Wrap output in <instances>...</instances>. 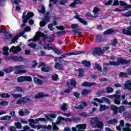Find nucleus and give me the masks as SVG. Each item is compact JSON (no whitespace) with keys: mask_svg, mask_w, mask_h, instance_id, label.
Segmentation results:
<instances>
[{"mask_svg":"<svg viewBox=\"0 0 131 131\" xmlns=\"http://www.w3.org/2000/svg\"><path fill=\"white\" fill-rule=\"evenodd\" d=\"M41 37L43 41H47L48 36L47 35L40 32H37L35 36L32 39L28 40V41H37V40H40Z\"/></svg>","mask_w":131,"mask_h":131,"instance_id":"nucleus-1","label":"nucleus"},{"mask_svg":"<svg viewBox=\"0 0 131 131\" xmlns=\"http://www.w3.org/2000/svg\"><path fill=\"white\" fill-rule=\"evenodd\" d=\"M111 108L112 110L114 111L113 113L114 114H115V115H117L118 113H122V112L125 110V107L124 106H121L117 107L116 105H111Z\"/></svg>","mask_w":131,"mask_h":131,"instance_id":"nucleus-2","label":"nucleus"},{"mask_svg":"<svg viewBox=\"0 0 131 131\" xmlns=\"http://www.w3.org/2000/svg\"><path fill=\"white\" fill-rule=\"evenodd\" d=\"M24 68H25V67L24 65L11 67L7 69H5L4 72H5L6 73H10V72H12V71L20 70V69H24Z\"/></svg>","mask_w":131,"mask_h":131,"instance_id":"nucleus-3","label":"nucleus"},{"mask_svg":"<svg viewBox=\"0 0 131 131\" xmlns=\"http://www.w3.org/2000/svg\"><path fill=\"white\" fill-rule=\"evenodd\" d=\"M25 15H26V12L25 11L23 13L22 19L23 23H25V24H26V23H27V21H28L30 18H32V17L34 16V13L32 12H29L26 16H25Z\"/></svg>","mask_w":131,"mask_h":131,"instance_id":"nucleus-4","label":"nucleus"},{"mask_svg":"<svg viewBox=\"0 0 131 131\" xmlns=\"http://www.w3.org/2000/svg\"><path fill=\"white\" fill-rule=\"evenodd\" d=\"M128 60H126L122 58H118L117 61H114V66H119V65H124L125 64H128Z\"/></svg>","mask_w":131,"mask_h":131,"instance_id":"nucleus-5","label":"nucleus"},{"mask_svg":"<svg viewBox=\"0 0 131 131\" xmlns=\"http://www.w3.org/2000/svg\"><path fill=\"white\" fill-rule=\"evenodd\" d=\"M18 82H23L24 81H28L31 82L32 81V77L29 76H21L17 78Z\"/></svg>","mask_w":131,"mask_h":131,"instance_id":"nucleus-6","label":"nucleus"},{"mask_svg":"<svg viewBox=\"0 0 131 131\" xmlns=\"http://www.w3.org/2000/svg\"><path fill=\"white\" fill-rule=\"evenodd\" d=\"M83 52L77 51L75 53L74 52H70L68 53H64L61 55L60 57H58V59H64V58H66L67 56H72V55H80V54H83Z\"/></svg>","mask_w":131,"mask_h":131,"instance_id":"nucleus-7","label":"nucleus"},{"mask_svg":"<svg viewBox=\"0 0 131 131\" xmlns=\"http://www.w3.org/2000/svg\"><path fill=\"white\" fill-rule=\"evenodd\" d=\"M31 102H32V100L27 97H21L17 101L16 104L22 105V103H31Z\"/></svg>","mask_w":131,"mask_h":131,"instance_id":"nucleus-8","label":"nucleus"},{"mask_svg":"<svg viewBox=\"0 0 131 131\" xmlns=\"http://www.w3.org/2000/svg\"><path fill=\"white\" fill-rule=\"evenodd\" d=\"M94 100L96 102H98V103H102L104 102L107 103V104H110L111 102L110 101V100L109 99L106 98V97H102L101 98H94Z\"/></svg>","mask_w":131,"mask_h":131,"instance_id":"nucleus-9","label":"nucleus"},{"mask_svg":"<svg viewBox=\"0 0 131 131\" xmlns=\"http://www.w3.org/2000/svg\"><path fill=\"white\" fill-rule=\"evenodd\" d=\"M93 55H99V56H104V52L100 48H96L93 49Z\"/></svg>","mask_w":131,"mask_h":131,"instance_id":"nucleus-10","label":"nucleus"},{"mask_svg":"<svg viewBox=\"0 0 131 131\" xmlns=\"http://www.w3.org/2000/svg\"><path fill=\"white\" fill-rule=\"evenodd\" d=\"M10 52H13V54H18L19 52L22 51V49L19 46H12L9 50Z\"/></svg>","mask_w":131,"mask_h":131,"instance_id":"nucleus-11","label":"nucleus"},{"mask_svg":"<svg viewBox=\"0 0 131 131\" xmlns=\"http://www.w3.org/2000/svg\"><path fill=\"white\" fill-rule=\"evenodd\" d=\"M29 125L33 128H37V129H40V128H43V129H46V125H38L37 126H36L31 123H29Z\"/></svg>","mask_w":131,"mask_h":131,"instance_id":"nucleus-12","label":"nucleus"},{"mask_svg":"<svg viewBox=\"0 0 131 131\" xmlns=\"http://www.w3.org/2000/svg\"><path fill=\"white\" fill-rule=\"evenodd\" d=\"M74 18L75 19H77V20L80 22V23H82V24H83L84 25H88V21H85L83 19H82V18H80L79 17V15L78 14H77L75 17Z\"/></svg>","mask_w":131,"mask_h":131,"instance_id":"nucleus-13","label":"nucleus"},{"mask_svg":"<svg viewBox=\"0 0 131 131\" xmlns=\"http://www.w3.org/2000/svg\"><path fill=\"white\" fill-rule=\"evenodd\" d=\"M124 90H128L130 91L131 90V81L127 80L124 84Z\"/></svg>","mask_w":131,"mask_h":131,"instance_id":"nucleus-14","label":"nucleus"},{"mask_svg":"<svg viewBox=\"0 0 131 131\" xmlns=\"http://www.w3.org/2000/svg\"><path fill=\"white\" fill-rule=\"evenodd\" d=\"M44 21H45L40 22L39 24L41 27H43L44 26H46V24H47V23H48V22L50 21V17H49L48 16H45L44 18ZM46 22L47 23H46Z\"/></svg>","mask_w":131,"mask_h":131,"instance_id":"nucleus-15","label":"nucleus"},{"mask_svg":"<svg viewBox=\"0 0 131 131\" xmlns=\"http://www.w3.org/2000/svg\"><path fill=\"white\" fill-rule=\"evenodd\" d=\"M95 128H101V129H103L104 128V123H103L102 121H98L95 125Z\"/></svg>","mask_w":131,"mask_h":131,"instance_id":"nucleus-16","label":"nucleus"},{"mask_svg":"<svg viewBox=\"0 0 131 131\" xmlns=\"http://www.w3.org/2000/svg\"><path fill=\"white\" fill-rule=\"evenodd\" d=\"M34 81L36 84L37 85H41L43 82H42V80H41L40 79H39L37 77L34 78Z\"/></svg>","mask_w":131,"mask_h":131,"instance_id":"nucleus-17","label":"nucleus"},{"mask_svg":"<svg viewBox=\"0 0 131 131\" xmlns=\"http://www.w3.org/2000/svg\"><path fill=\"white\" fill-rule=\"evenodd\" d=\"M12 59L13 61H15L23 62V61H24V58L21 56H13L12 57Z\"/></svg>","mask_w":131,"mask_h":131,"instance_id":"nucleus-18","label":"nucleus"},{"mask_svg":"<svg viewBox=\"0 0 131 131\" xmlns=\"http://www.w3.org/2000/svg\"><path fill=\"white\" fill-rule=\"evenodd\" d=\"M41 70L43 72H50V71H51L52 70V68L45 66L41 68Z\"/></svg>","mask_w":131,"mask_h":131,"instance_id":"nucleus-19","label":"nucleus"},{"mask_svg":"<svg viewBox=\"0 0 131 131\" xmlns=\"http://www.w3.org/2000/svg\"><path fill=\"white\" fill-rule=\"evenodd\" d=\"M25 31L28 32V31H31V28L27 26L25 28L23 32H21L19 33V36H22L25 33Z\"/></svg>","mask_w":131,"mask_h":131,"instance_id":"nucleus-20","label":"nucleus"},{"mask_svg":"<svg viewBox=\"0 0 131 131\" xmlns=\"http://www.w3.org/2000/svg\"><path fill=\"white\" fill-rule=\"evenodd\" d=\"M48 95L44 94L42 93H39L35 96V98H36V99L40 98H45V97H48Z\"/></svg>","mask_w":131,"mask_h":131,"instance_id":"nucleus-21","label":"nucleus"},{"mask_svg":"<svg viewBox=\"0 0 131 131\" xmlns=\"http://www.w3.org/2000/svg\"><path fill=\"white\" fill-rule=\"evenodd\" d=\"M125 126L126 127H124L122 128V130L123 131H131V124L128 123H126L125 124Z\"/></svg>","mask_w":131,"mask_h":131,"instance_id":"nucleus-22","label":"nucleus"},{"mask_svg":"<svg viewBox=\"0 0 131 131\" xmlns=\"http://www.w3.org/2000/svg\"><path fill=\"white\" fill-rule=\"evenodd\" d=\"M54 68L58 69V70H63L62 64H60L59 62H56L55 63Z\"/></svg>","mask_w":131,"mask_h":131,"instance_id":"nucleus-23","label":"nucleus"},{"mask_svg":"<svg viewBox=\"0 0 131 131\" xmlns=\"http://www.w3.org/2000/svg\"><path fill=\"white\" fill-rule=\"evenodd\" d=\"M99 119L97 117H93L90 119L91 124H96L98 121Z\"/></svg>","mask_w":131,"mask_h":131,"instance_id":"nucleus-24","label":"nucleus"},{"mask_svg":"<svg viewBox=\"0 0 131 131\" xmlns=\"http://www.w3.org/2000/svg\"><path fill=\"white\" fill-rule=\"evenodd\" d=\"M76 127L78 128V129H85L86 128V125L85 124H78Z\"/></svg>","mask_w":131,"mask_h":131,"instance_id":"nucleus-25","label":"nucleus"},{"mask_svg":"<svg viewBox=\"0 0 131 131\" xmlns=\"http://www.w3.org/2000/svg\"><path fill=\"white\" fill-rule=\"evenodd\" d=\"M12 118V116L6 115L0 118V120H8V121H10Z\"/></svg>","mask_w":131,"mask_h":131,"instance_id":"nucleus-26","label":"nucleus"},{"mask_svg":"<svg viewBox=\"0 0 131 131\" xmlns=\"http://www.w3.org/2000/svg\"><path fill=\"white\" fill-rule=\"evenodd\" d=\"M114 32H115V30L113 29H110L108 30H106L103 32V34L104 35H108V34H112V33H114Z\"/></svg>","mask_w":131,"mask_h":131,"instance_id":"nucleus-27","label":"nucleus"},{"mask_svg":"<svg viewBox=\"0 0 131 131\" xmlns=\"http://www.w3.org/2000/svg\"><path fill=\"white\" fill-rule=\"evenodd\" d=\"M53 51H54V53H55V54H57V55H62V54H64L63 51L56 47L54 48Z\"/></svg>","mask_w":131,"mask_h":131,"instance_id":"nucleus-28","label":"nucleus"},{"mask_svg":"<svg viewBox=\"0 0 131 131\" xmlns=\"http://www.w3.org/2000/svg\"><path fill=\"white\" fill-rule=\"evenodd\" d=\"M122 33L123 34H126V35H131V30L129 29H123L122 30Z\"/></svg>","mask_w":131,"mask_h":131,"instance_id":"nucleus-29","label":"nucleus"},{"mask_svg":"<svg viewBox=\"0 0 131 131\" xmlns=\"http://www.w3.org/2000/svg\"><path fill=\"white\" fill-rule=\"evenodd\" d=\"M68 108L67 107V103H64L61 105V110H62L63 112L65 111H67Z\"/></svg>","mask_w":131,"mask_h":131,"instance_id":"nucleus-30","label":"nucleus"},{"mask_svg":"<svg viewBox=\"0 0 131 131\" xmlns=\"http://www.w3.org/2000/svg\"><path fill=\"white\" fill-rule=\"evenodd\" d=\"M117 122H118V120H117V119H111L107 123L108 124H116L117 123Z\"/></svg>","mask_w":131,"mask_h":131,"instance_id":"nucleus-31","label":"nucleus"},{"mask_svg":"<svg viewBox=\"0 0 131 131\" xmlns=\"http://www.w3.org/2000/svg\"><path fill=\"white\" fill-rule=\"evenodd\" d=\"M100 112H102L107 109H109V106H108L107 105H104L100 104Z\"/></svg>","mask_w":131,"mask_h":131,"instance_id":"nucleus-32","label":"nucleus"},{"mask_svg":"<svg viewBox=\"0 0 131 131\" xmlns=\"http://www.w3.org/2000/svg\"><path fill=\"white\" fill-rule=\"evenodd\" d=\"M3 50L4 51V55L5 56H9V47H4Z\"/></svg>","mask_w":131,"mask_h":131,"instance_id":"nucleus-33","label":"nucleus"},{"mask_svg":"<svg viewBox=\"0 0 131 131\" xmlns=\"http://www.w3.org/2000/svg\"><path fill=\"white\" fill-rule=\"evenodd\" d=\"M66 33V32L65 31H61V32L59 31L54 33L53 36H55V37L61 36V35H63V34H65Z\"/></svg>","mask_w":131,"mask_h":131,"instance_id":"nucleus-34","label":"nucleus"},{"mask_svg":"<svg viewBox=\"0 0 131 131\" xmlns=\"http://www.w3.org/2000/svg\"><path fill=\"white\" fill-rule=\"evenodd\" d=\"M82 64L83 66H85V67H90V66H91V62L87 60H83Z\"/></svg>","mask_w":131,"mask_h":131,"instance_id":"nucleus-35","label":"nucleus"},{"mask_svg":"<svg viewBox=\"0 0 131 131\" xmlns=\"http://www.w3.org/2000/svg\"><path fill=\"white\" fill-rule=\"evenodd\" d=\"M119 77H128V74L127 73L120 72L119 74Z\"/></svg>","mask_w":131,"mask_h":131,"instance_id":"nucleus-36","label":"nucleus"},{"mask_svg":"<svg viewBox=\"0 0 131 131\" xmlns=\"http://www.w3.org/2000/svg\"><path fill=\"white\" fill-rule=\"evenodd\" d=\"M47 46L48 47V51H50V50H51V49L52 50H54L55 49V48L56 47H55V45H54L52 43L47 44Z\"/></svg>","mask_w":131,"mask_h":131,"instance_id":"nucleus-37","label":"nucleus"},{"mask_svg":"<svg viewBox=\"0 0 131 131\" xmlns=\"http://www.w3.org/2000/svg\"><path fill=\"white\" fill-rule=\"evenodd\" d=\"M10 115H11V117H13L14 119H17V116L16 115V112L14 111H11L10 112Z\"/></svg>","mask_w":131,"mask_h":131,"instance_id":"nucleus-38","label":"nucleus"},{"mask_svg":"<svg viewBox=\"0 0 131 131\" xmlns=\"http://www.w3.org/2000/svg\"><path fill=\"white\" fill-rule=\"evenodd\" d=\"M94 68L95 69H97V70L100 71V72H102V71H103V70H102V67H101V66H99L98 63H95V67Z\"/></svg>","mask_w":131,"mask_h":131,"instance_id":"nucleus-39","label":"nucleus"},{"mask_svg":"<svg viewBox=\"0 0 131 131\" xmlns=\"http://www.w3.org/2000/svg\"><path fill=\"white\" fill-rule=\"evenodd\" d=\"M14 124L16 128H18V129H20V128H22V125L19 122H15Z\"/></svg>","mask_w":131,"mask_h":131,"instance_id":"nucleus-40","label":"nucleus"},{"mask_svg":"<svg viewBox=\"0 0 131 131\" xmlns=\"http://www.w3.org/2000/svg\"><path fill=\"white\" fill-rule=\"evenodd\" d=\"M114 89L111 87H107L106 88V93L107 94H110L111 93H113Z\"/></svg>","mask_w":131,"mask_h":131,"instance_id":"nucleus-41","label":"nucleus"},{"mask_svg":"<svg viewBox=\"0 0 131 131\" xmlns=\"http://www.w3.org/2000/svg\"><path fill=\"white\" fill-rule=\"evenodd\" d=\"M11 96H13L15 98V99H17V98H22V94H12Z\"/></svg>","mask_w":131,"mask_h":131,"instance_id":"nucleus-42","label":"nucleus"},{"mask_svg":"<svg viewBox=\"0 0 131 131\" xmlns=\"http://www.w3.org/2000/svg\"><path fill=\"white\" fill-rule=\"evenodd\" d=\"M70 83L72 86H74V88H76V81L74 79H71L70 81Z\"/></svg>","mask_w":131,"mask_h":131,"instance_id":"nucleus-43","label":"nucleus"},{"mask_svg":"<svg viewBox=\"0 0 131 131\" xmlns=\"http://www.w3.org/2000/svg\"><path fill=\"white\" fill-rule=\"evenodd\" d=\"M78 72H79L78 76H79V77H82V76H83V69H79Z\"/></svg>","mask_w":131,"mask_h":131,"instance_id":"nucleus-44","label":"nucleus"},{"mask_svg":"<svg viewBox=\"0 0 131 131\" xmlns=\"http://www.w3.org/2000/svg\"><path fill=\"white\" fill-rule=\"evenodd\" d=\"M112 45L113 47H116V46L118 45V41L117 40V39L115 38L113 39Z\"/></svg>","mask_w":131,"mask_h":131,"instance_id":"nucleus-45","label":"nucleus"},{"mask_svg":"<svg viewBox=\"0 0 131 131\" xmlns=\"http://www.w3.org/2000/svg\"><path fill=\"white\" fill-rule=\"evenodd\" d=\"M101 10L97 8V7H94L93 10V12L94 14V15H96V14H97V13H99V11H100Z\"/></svg>","mask_w":131,"mask_h":131,"instance_id":"nucleus-46","label":"nucleus"},{"mask_svg":"<svg viewBox=\"0 0 131 131\" xmlns=\"http://www.w3.org/2000/svg\"><path fill=\"white\" fill-rule=\"evenodd\" d=\"M122 16L124 17H131V11H128L125 13H122Z\"/></svg>","mask_w":131,"mask_h":131,"instance_id":"nucleus-47","label":"nucleus"},{"mask_svg":"<svg viewBox=\"0 0 131 131\" xmlns=\"http://www.w3.org/2000/svg\"><path fill=\"white\" fill-rule=\"evenodd\" d=\"M72 32H74V33L79 34V35H80V36L82 34L81 32H80V29H75V30H73Z\"/></svg>","mask_w":131,"mask_h":131,"instance_id":"nucleus-48","label":"nucleus"},{"mask_svg":"<svg viewBox=\"0 0 131 131\" xmlns=\"http://www.w3.org/2000/svg\"><path fill=\"white\" fill-rule=\"evenodd\" d=\"M89 93H91V90H84L81 92L82 96H86Z\"/></svg>","mask_w":131,"mask_h":131,"instance_id":"nucleus-49","label":"nucleus"},{"mask_svg":"<svg viewBox=\"0 0 131 131\" xmlns=\"http://www.w3.org/2000/svg\"><path fill=\"white\" fill-rule=\"evenodd\" d=\"M114 66V61H108V63H103V67H106V66Z\"/></svg>","mask_w":131,"mask_h":131,"instance_id":"nucleus-50","label":"nucleus"},{"mask_svg":"<svg viewBox=\"0 0 131 131\" xmlns=\"http://www.w3.org/2000/svg\"><path fill=\"white\" fill-rule=\"evenodd\" d=\"M79 115H80V116H82L83 117H87V116H90V114L86 112L81 113L79 114Z\"/></svg>","mask_w":131,"mask_h":131,"instance_id":"nucleus-51","label":"nucleus"},{"mask_svg":"<svg viewBox=\"0 0 131 131\" xmlns=\"http://www.w3.org/2000/svg\"><path fill=\"white\" fill-rule=\"evenodd\" d=\"M52 126L53 128V130H58L59 129V127L57 126V123L53 122L52 123Z\"/></svg>","mask_w":131,"mask_h":131,"instance_id":"nucleus-52","label":"nucleus"},{"mask_svg":"<svg viewBox=\"0 0 131 131\" xmlns=\"http://www.w3.org/2000/svg\"><path fill=\"white\" fill-rule=\"evenodd\" d=\"M114 102L115 104H116L117 105H120V98H116L114 100Z\"/></svg>","mask_w":131,"mask_h":131,"instance_id":"nucleus-53","label":"nucleus"},{"mask_svg":"<svg viewBox=\"0 0 131 131\" xmlns=\"http://www.w3.org/2000/svg\"><path fill=\"white\" fill-rule=\"evenodd\" d=\"M108 98H117V99H120L121 98V96L119 95L115 94V95H113L108 96Z\"/></svg>","mask_w":131,"mask_h":131,"instance_id":"nucleus-54","label":"nucleus"},{"mask_svg":"<svg viewBox=\"0 0 131 131\" xmlns=\"http://www.w3.org/2000/svg\"><path fill=\"white\" fill-rule=\"evenodd\" d=\"M78 27H79V26L77 24H73L71 26V28H72V29H75L78 28Z\"/></svg>","mask_w":131,"mask_h":131,"instance_id":"nucleus-55","label":"nucleus"},{"mask_svg":"<svg viewBox=\"0 0 131 131\" xmlns=\"http://www.w3.org/2000/svg\"><path fill=\"white\" fill-rule=\"evenodd\" d=\"M10 96L8 93H4L1 95V98H10Z\"/></svg>","mask_w":131,"mask_h":131,"instance_id":"nucleus-56","label":"nucleus"},{"mask_svg":"<svg viewBox=\"0 0 131 131\" xmlns=\"http://www.w3.org/2000/svg\"><path fill=\"white\" fill-rule=\"evenodd\" d=\"M27 72V71L26 70H19L17 71H15V74H20L21 73H26Z\"/></svg>","mask_w":131,"mask_h":131,"instance_id":"nucleus-57","label":"nucleus"},{"mask_svg":"<svg viewBox=\"0 0 131 131\" xmlns=\"http://www.w3.org/2000/svg\"><path fill=\"white\" fill-rule=\"evenodd\" d=\"M103 40L101 36H97L96 38V41L97 42H100V41H102Z\"/></svg>","mask_w":131,"mask_h":131,"instance_id":"nucleus-58","label":"nucleus"},{"mask_svg":"<svg viewBox=\"0 0 131 131\" xmlns=\"http://www.w3.org/2000/svg\"><path fill=\"white\" fill-rule=\"evenodd\" d=\"M54 37L47 36V41L49 42H53V41H54Z\"/></svg>","mask_w":131,"mask_h":131,"instance_id":"nucleus-59","label":"nucleus"},{"mask_svg":"<svg viewBox=\"0 0 131 131\" xmlns=\"http://www.w3.org/2000/svg\"><path fill=\"white\" fill-rule=\"evenodd\" d=\"M28 46L32 49H35V48H36V43L33 42L30 43Z\"/></svg>","mask_w":131,"mask_h":131,"instance_id":"nucleus-60","label":"nucleus"},{"mask_svg":"<svg viewBox=\"0 0 131 131\" xmlns=\"http://www.w3.org/2000/svg\"><path fill=\"white\" fill-rule=\"evenodd\" d=\"M39 13H41V14H43L44 13H46V7L45 6H41V9L39 11Z\"/></svg>","mask_w":131,"mask_h":131,"instance_id":"nucleus-61","label":"nucleus"},{"mask_svg":"<svg viewBox=\"0 0 131 131\" xmlns=\"http://www.w3.org/2000/svg\"><path fill=\"white\" fill-rule=\"evenodd\" d=\"M82 86L90 87V82H84L81 84Z\"/></svg>","mask_w":131,"mask_h":131,"instance_id":"nucleus-62","label":"nucleus"},{"mask_svg":"<svg viewBox=\"0 0 131 131\" xmlns=\"http://www.w3.org/2000/svg\"><path fill=\"white\" fill-rule=\"evenodd\" d=\"M74 108L75 109H76L77 110H78L79 109L82 110L83 109L84 107H83V106H82V105H79V106H74Z\"/></svg>","mask_w":131,"mask_h":131,"instance_id":"nucleus-63","label":"nucleus"},{"mask_svg":"<svg viewBox=\"0 0 131 131\" xmlns=\"http://www.w3.org/2000/svg\"><path fill=\"white\" fill-rule=\"evenodd\" d=\"M8 129H9L10 131H17L16 127L14 126H10L9 127Z\"/></svg>","mask_w":131,"mask_h":131,"instance_id":"nucleus-64","label":"nucleus"}]
</instances>
